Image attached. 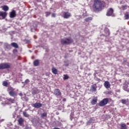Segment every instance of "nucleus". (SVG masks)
I'll return each mask as SVG.
<instances>
[{
    "instance_id": "obj_19",
    "label": "nucleus",
    "mask_w": 129,
    "mask_h": 129,
    "mask_svg": "<svg viewBox=\"0 0 129 129\" xmlns=\"http://www.w3.org/2000/svg\"><path fill=\"white\" fill-rule=\"evenodd\" d=\"M124 18H125V20H128L129 19V14L128 13H126L124 14Z\"/></svg>"
},
{
    "instance_id": "obj_2",
    "label": "nucleus",
    "mask_w": 129,
    "mask_h": 129,
    "mask_svg": "<svg viewBox=\"0 0 129 129\" xmlns=\"http://www.w3.org/2000/svg\"><path fill=\"white\" fill-rule=\"evenodd\" d=\"M62 45H69L73 42V39L71 37L62 39L60 41Z\"/></svg>"
},
{
    "instance_id": "obj_40",
    "label": "nucleus",
    "mask_w": 129,
    "mask_h": 129,
    "mask_svg": "<svg viewBox=\"0 0 129 129\" xmlns=\"http://www.w3.org/2000/svg\"><path fill=\"white\" fill-rule=\"evenodd\" d=\"M4 119H2V120H1V122H2V121H4Z\"/></svg>"
},
{
    "instance_id": "obj_37",
    "label": "nucleus",
    "mask_w": 129,
    "mask_h": 129,
    "mask_svg": "<svg viewBox=\"0 0 129 129\" xmlns=\"http://www.w3.org/2000/svg\"><path fill=\"white\" fill-rule=\"evenodd\" d=\"M73 118V117L71 115V116H70L71 120H72Z\"/></svg>"
},
{
    "instance_id": "obj_30",
    "label": "nucleus",
    "mask_w": 129,
    "mask_h": 129,
    "mask_svg": "<svg viewBox=\"0 0 129 129\" xmlns=\"http://www.w3.org/2000/svg\"><path fill=\"white\" fill-rule=\"evenodd\" d=\"M50 14L51 13L50 12H46L45 13L46 17H48V16H50Z\"/></svg>"
},
{
    "instance_id": "obj_3",
    "label": "nucleus",
    "mask_w": 129,
    "mask_h": 129,
    "mask_svg": "<svg viewBox=\"0 0 129 129\" xmlns=\"http://www.w3.org/2000/svg\"><path fill=\"white\" fill-rule=\"evenodd\" d=\"M108 98H104L99 103V106H104L108 103Z\"/></svg>"
},
{
    "instance_id": "obj_45",
    "label": "nucleus",
    "mask_w": 129,
    "mask_h": 129,
    "mask_svg": "<svg viewBox=\"0 0 129 129\" xmlns=\"http://www.w3.org/2000/svg\"><path fill=\"white\" fill-rule=\"evenodd\" d=\"M66 1H69V0H66Z\"/></svg>"
},
{
    "instance_id": "obj_32",
    "label": "nucleus",
    "mask_w": 129,
    "mask_h": 129,
    "mask_svg": "<svg viewBox=\"0 0 129 129\" xmlns=\"http://www.w3.org/2000/svg\"><path fill=\"white\" fill-rule=\"evenodd\" d=\"M3 86H8V82H3Z\"/></svg>"
},
{
    "instance_id": "obj_28",
    "label": "nucleus",
    "mask_w": 129,
    "mask_h": 129,
    "mask_svg": "<svg viewBox=\"0 0 129 129\" xmlns=\"http://www.w3.org/2000/svg\"><path fill=\"white\" fill-rule=\"evenodd\" d=\"M121 102L123 104H125L126 103V100L125 99H122L121 100Z\"/></svg>"
},
{
    "instance_id": "obj_35",
    "label": "nucleus",
    "mask_w": 129,
    "mask_h": 129,
    "mask_svg": "<svg viewBox=\"0 0 129 129\" xmlns=\"http://www.w3.org/2000/svg\"><path fill=\"white\" fill-rule=\"evenodd\" d=\"M25 82H26V83H29V82H30V81H29V80H26L25 81Z\"/></svg>"
},
{
    "instance_id": "obj_25",
    "label": "nucleus",
    "mask_w": 129,
    "mask_h": 129,
    "mask_svg": "<svg viewBox=\"0 0 129 129\" xmlns=\"http://www.w3.org/2000/svg\"><path fill=\"white\" fill-rule=\"evenodd\" d=\"M46 116H47V113L44 112V113L41 114V117H45Z\"/></svg>"
},
{
    "instance_id": "obj_4",
    "label": "nucleus",
    "mask_w": 129,
    "mask_h": 129,
    "mask_svg": "<svg viewBox=\"0 0 129 129\" xmlns=\"http://www.w3.org/2000/svg\"><path fill=\"white\" fill-rule=\"evenodd\" d=\"M11 66L8 63H3L0 64V69H9Z\"/></svg>"
},
{
    "instance_id": "obj_22",
    "label": "nucleus",
    "mask_w": 129,
    "mask_h": 129,
    "mask_svg": "<svg viewBox=\"0 0 129 129\" xmlns=\"http://www.w3.org/2000/svg\"><path fill=\"white\" fill-rule=\"evenodd\" d=\"M63 76V80H67V79H69V76L67 75H64Z\"/></svg>"
},
{
    "instance_id": "obj_39",
    "label": "nucleus",
    "mask_w": 129,
    "mask_h": 129,
    "mask_svg": "<svg viewBox=\"0 0 129 129\" xmlns=\"http://www.w3.org/2000/svg\"><path fill=\"white\" fill-rule=\"evenodd\" d=\"M53 129H60L59 128H58V127H54L53 128Z\"/></svg>"
},
{
    "instance_id": "obj_43",
    "label": "nucleus",
    "mask_w": 129,
    "mask_h": 129,
    "mask_svg": "<svg viewBox=\"0 0 129 129\" xmlns=\"http://www.w3.org/2000/svg\"><path fill=\"white\" fill-rule=\"evenodd\" d=\"M15 51H16V50H13V52H15Z\"/></svg>"
},
{
    "instance_id": "obj_41",
    "label": "nucleus",
    "mask_w": 129,
    "mask_h": 129,
    "mask_svg": "<svg viewBox=\"0 0 129 129\" xmlns=\"http://www.w3.org/2000/svg\"><path fill=\"white\" fill-rule=\"evenodd\" d=\"M19 95H20V96H22V93H20V94H19Z\"/></svg>"
},
{
    "instance_id": "obj_17",
    "label": "nucleus",
    "mask_w": 129,
    "mask_h": 129,
    "mask_svg": "<svg viewBox=\"0 0 129 129\" xmlns=\"http://www.w3.org/2000/svg\"><path fill=\"white\" fill-rule=\"evenodd\" d=\"M2 9H3V11H5V12H8V11H9V7H8L7 6H4L2 7Z\"/></svg>"
},
{
    "instance_id": "obj_31",
    "label": "nucleus",
    "mask_w": 129,
    "mask_h": 129,
    "mask_svg": "<svg viewBox=\"0 0 129 129\" xmlns=\"http://www.w3.org/2000/svg\"><path fill=\"white\" fill-rule=\"evenodd\" d=\"M127 7L126 6H122V10H126Z\"/></svg>"
},
{
    "instance_id": "obj_14",
    "label": "nucleus",
    "mask_w": 129,
    "mask_h": 129,
    "mask_svg": "<svg viewBox=\"0 0 129 129\" xmlns=\"http://www.w3.org/2000/svg\"><path fill=\"white\" fill-rule=\"evenodd\" d=\"M9 94L11 96H16V95H17V93L14 91H11L9 92Z\"/></svg>"
},
{
    "instance_id": "obj_18",
    "label": "nucleus",
    "mask_w": 129,
    "mask_h": 129,
    "mask_svg": "<svg viewBox=\"0 0 129 129\" xmlns=\"http://www.w3.org/2000/svg\"><path fill=\"white\" fill-rule=\"evenodd\" d=\"M39 60L36 59L34 61L33 64L34 66H38V65H39Z\"/></svg>"
},
{
    "instance_id": "obj_15",
    "label": "nucleus",
    "mask_w": 129,
    "mask_h": 129,
    "mask_svg": "<svg viewBox=\"0 0 129 129\" xmlns=\"http://www.w3.org/2000/svg\"><path fill=\"white\" fill-rule=\"evenodd\" d=\"M51 71L53 74L56 75L57 73H58V70L55 68H52Z\"/></svg>"
},
{
    "instance_id": "obj_16",
    "label": "nucleus",
    "mask_w": 129,
    "mask_h": 129,
    "mask_svg": "<svg viewBox=\"0 0 129 129\" xmlns=\"http://www.w3.org/2000/svg\"><path fill=\"white\" fill-rule=\"evenodd\" d=\"M11 45L12 47H14V48H19V45L16 42L12 43Z\"/></svg>"
},
{
    "instance_id": "obj_38",
    "label": "nucleus",
    "mask_w": 129,
    "mask_h": 129,
    "mask_svg": "<svg viewBox=\"0 0 129 129\" xmlns=\"http://www.w3.org/2000/svg\"><path fill=\"white\" fill-rule=\"evenodd\" d=\"M97 81L99 82V81H100V79L97 78Z\"/></svg>"
},
{
    "instance_id": "obj_13",
    "label": "nucleus",
    "mask_w": 129,
    "mask_h": 129,
    "mask_svg": "<svg viewBox=\"0 0 129 129\" xmlns=\"http://www.w3.org/2000/svg\"><path fill=\"white\" fill-rule=\"evenodd\" d=\"M7 13L6 12H0V17H2L3 19H5L6 17H7Z\"/></svg>"
},
{
    "instance_id": "obj_42",
    "label": "nucleus",
    "mask_w": 129,
    "mask_h": 129,
    "mask_svg": "<svg viewBox=\"0 0 129 129\" xmlns=\"http://www.w3.org/2000/svg\"><path fill=\"white\" fill-rule=\"evenodd\" d=\"M9 89H12V88H8V90H9Z\"/></svg>"
},
{
    "instance_id": "obj_5",
    "label": "nucleus",
    "mask_w": 129,
    "mask_h": 129,
    "mask_svg": "<svg viewBox=\"0 0 129 129\" xmlns=\"http://www.w3.org/2000/svg\"><path fill=\"white\" fill-rule=\"evenodd\" d=\"M53 94L56 96H61L62 93L59 89H56L54 90Z\"/></svg>"
},
{
    "instance_id": "obj_33",
    "label": "nucleus",
    "mask_w": 129,
    "mask_h": 129,
    "mask_svg": "<svg viewBox=\"0 0 129 129\" xmlns=\"http://www.w3.org/2000/svg\"><path fill=\"white\" fill-rule=\"evenodd\" d=\"M124 90L125 91H128V90L126 88V87H124Z\"/></svg>"
},
{
    "instance_id": "obj_29",
    "label": "nucleus",
    "mask_w": 129,
    "mask_h": 129,
    "mask_svg": "<svg viewBox=\"0 0 129 129\" xmlns=\"http://www.w3.org/2000/svg\"><path fill=\"white\" fill-rule=\"evenodd\" d=\"M83 16V17H87V14H86V11H84Z\"/></svg>"
},
{
    "instance_id": "obj_20",
    "label": "nucleus",
    "mask_w": 129,
    "mask_h": 129,
    "mask_svg": "<svg viewBox=\"0 0 129 129\" xmlns=\"http://www.w3.org/2000/svg\"><path fill=\"white\" fill-rule=\"evenodd\" d=\"M91 91L93 92L96 91V88H95V86H94V85L91 86Z\"/></svg>"
},
{
    "instance_id": "obj_11",
    "label": "nucleus",
    "mask_w": 129,
    "mask_h": 129,
    "mask_svg": "<svg viewBox=\"0 0 129 129\" xmlns=\"http://www.w3.org/2000/svg\"><path fill=\"white\" fill-rule=\"evenodd\" d=\"M120 129H127V126H126L125 123H121L120 124Z\"/></svg>"
},
{
    "instance_id": "obj_26",
    "label": "nucleus",
    "mask_w": 129,
    "mask_h": 129,
    "mask_svg": "<svg viewBox=\"0 0 129 129\" xmlns=\"http://www.w3.org/2000/svg\"><path fill=\"white\" fill-rule=\"evenodd\" d=\"M105 32H106L107 36H108V35H109V30L108 29H105Z\"/></svg>"
},
{
    "instance_id": "obj_36",
    "label": "nucleus",
    "mask_w": 129,
    "mask_h": 129,
    "mask_svg": "<svg viewBox=\"0 0 129 129\" xmlns=\"http://www.w3.org/2000/svg\"><path fill=\"white\" fill-rule=\"evenodd\" d=\"M2 104L5 105V104H7V102H5L4 103H2Z\"/></svg>"
},
{
    "instance_id": "obj_10",
    "label": "nucleus",
    "mask_w": 129,
    "mask_h": 129,
    "mask_svg": "<svg viewBox=\"0 0 129 129\" xmlns=\"http://www.w3.org/2000/svg\"><path fill=\"white\" fill-rule=\"evenodd\" d=\"M96 103H97V97H95L93 98L92 101H91V104L92 105H95V104H96Z\"/></svg>"
},
{
    "instance_id": "obj_34",
    "label": "nucleus",
    "mask_w": 129,
    "mask_h": 129,
    "mask_svg": "<svg viewBox=\"0 0 129 129\" xmlns=\"http://www.w3.org/2000/svg\"><path fill=\"white\" fill-rule=\"evenodd\" d=\"M52 18H55V17H56V14L53 13V14H52Z\"/></svg>"
},
{
    "instance_id": "obj_12",
    "label": "nucleus",
    "mask_w": 129,
    "mask_h": 129,
    "mask_svg": "<svg viewBox=\"0 0 129 129\" xmlns=\"http://www.w3.org/2000/svg\"><path fill=\"white\" fill-rule=\"evenodd\" d=\"M104 85L105 88H109L110 87V83L108 81H105Z\"/></svg>"
},
{
    "instance_id": "obj_44",
    "label": "nucleus",
    "mask_w": 129,
    "mask_h": 129,
    "mask_svg": "<svg viewBox=\"0 0 129 129\" xmlns=\"http://www.w3.org/2000/svg\"><path fill=\"white\" fill-rule=\"evenodd\" d=\"M13 117H15V116L13 115Z\"/></svg>"
},
{
    "instance_id": "obj_9",
    "label": "nucleus",
    "mask_w": 129,
    "mask_h": 129,
    "mask_svg": "<svg viewBox=\"0 0 129 129\" xmlns=\"http://www.w3.org/2000/svg\"><path fill=\"white\" fill-rule=\"evenodd\" d=\"M16 11L13 10L11 12H10V18H15L16 17Z\"/></svg>"
},
{
    "instance_id": "obj_8",
    "label": "nucleus",
    "mask_w": 129,
    "mask_h": 129,
    "mask_svg": "<svg viewBox=\"0 0 129 129\" xmlns=\"http://www.w3.org/2000/svg\"><path fill=\"white\" fill-rule=\"evenodd\" d=\"M33 107H34L35 108H40V107H41L42 104L40 103H35L33 104H32Z\"/></svg>"
},
{
    "instance_id": "obj_1",
    "label": "nucleus",
    "mask_w": 129,
    "mask_h": 129,
    "mask_svg": "<svg viewBox=\"0 0 129 129\" xmlns=\"http://www.w3.org/2000/svg\"><path fill=\"white\" fill-rule=\"evenodd\" d=\"M92 10L94 12H100L102 10V2L100 0H94Z\"/></svg>"
},
{
    "instance_id": "obj_6",
    "label": "nucleus",
    "mask_w": 129,
    "mask_h": 129,
    "mask_svg": "<svg viewBox=\"0 0 129 129\" xmlns=\"http://www.w3.org/2000/svg\"><path fill=\"white\" fill-rule=\"evenodd\" d=\"M106 15L108 16H111L112 17H113L114 15H113V9H109L106 14Z\"/></svg>"
},
{
    "instance_id": "obj_7",
    "label": "nucleus",
    "mask_w": 129,
    "mask_h": 129,
    "mask_svg": "<svg viewBox=\"0 0 129 129\" xmlns=\"http://www.w3.org/2000/svg\"><path fill=\"white\" fill-rule=\"evenodd\" d=\"M71 17V13L69 12H64L63 14V18L64 19H69Z\"/></svg>"
},
{
    "instance_id": "obj_24",
    "label": "nucleus",
    "mask_w": 129,
    "mask_h": 129,
    "mask_svg": "<svg viewBox=\"0 0 129 129\" xmlns=\"http://www.w3.org/2000/svg\"><path fill=\"white\" fill-rule=\"evenodd\" d=\"M91 20H92V18L91 17H88L87 18H86L85 21L86 22H89V21H91Z\"/></svg>"
},
{
    "instance_id": "obj_21",
    "label": "nucleus",
    "mask_w": 129,
    "mask_h": 129,
    "mask_svg": "<svg viewBox=\"0 0 129 129\" xmlns=\"http://www.w3.org/2000/svg\"><path fill=\"white\" fill-rule=\"evenodd\" d=\"M18 122L19 124H22V123L24 122V120L23 119V118H20L18 120Z\"/></svg>"
},
{
    "instance_id": "obj_23",
    "label": "nucleus",
    "mask_w": 129,
    "mask_h": 129,
    "mask_svg": "<svg viewBox=\"0 0 129 129\" xmlns=\"http://www.w3.org/2000/svg\"><path fill=\"white\" fill-rule=\"evenodd\" d=\"M23 115L25 117H29V116H30V115H29V114H28V113L26 112H23Z\"/></svg>"
},
{
    "instance_id": "obj_27",
    "label": "nucleus",
    "mask_w": 129,
    "mask_h": 129,
    "mask_svg": "<svg viewBox=\"0 0 129 129\" xmlns=\"http://www.w3.org/2000/svg\"><path fill=\"white\" fill-rule=\"evenodd\" d=\"M8 100L11 102L12 103H14V101H15V100L14 99H12L11 98H9L8 99Z\"/></svg>"
}]
</instances>
